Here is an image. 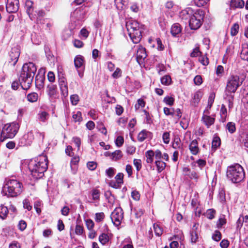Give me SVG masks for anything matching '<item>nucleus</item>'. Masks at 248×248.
<instances>
[{"label":"nucleus","instance_id":"13","mask_svg":"<svg viewBox=\"0 0 248 248\" xmlns=\"http://www.w3.org/2000/svg\"><path fill=\"white\" fill-rule=\"evenodd\" d=\"M194 12L191 8H186L179 13V17L184 22L189 21L190 18Z\"/></svg>","mask_w":248,"mask_h":248},{"label":"nucleus","instance_id":"20","mask_svg":"<svg viewBox=\"0 0 248 248\" xmlns=\"http://www.w3.org/2000/svg\"><path fill=\"white\" fill-rule=\"evenodd\" d=\"M203 95L202 92L199 90L197 91L194 94L193 97H192V99L191 101V104L193 106H196L199 102H200L201 99L202 98Z\"/></svg>","mask_w":248,"mask_h":248},{"label":"nucleus","instance_id":"16","mask_svg":"<svg viewBox=\"0 0 248 248\" xmlns=\"http://www.w3.org/2000/svg\"><path fill=\"white\" fill-rule=\"evenodd\" d=\"M33 3L31 0H26L25 1V9L26 12L30 19L32 20H33L34 18L32 14V13L33 11Z\"/></svg>","mask_w":248,"mask_h":248},{"label":"nucleus","instance_id":"44","mask_svg":"<svg viewBox=\"0 0 248 248\" xmlns=\"http://www.w3.org/2000/svg\"><path fill=\"white\" fill-rule=\"evenodd\" d=\"M105 196L108 200V202L110 204L114 203L115 200L114 196L111 194L110 191H107L105 193Z\"/></svg>","mask_w":248,"mask_h":248},{"label":"nucleus","instance_id":"52","mask_svg":"<svg viewBox=\"0 0 248 248\" xmlns=\"http://www.w3.org/2000/svg\"><path fill=\"white\" fill-rule=\"evenodd\" d=\"M162 139L164 143L168 144L170 140V133L168 132H164L162 136Z\"/></svg>","mask_w":248,"mask_h":248},{"label":"nucleus","instance_id":"51","mask_svg":"<svg viewBox=\"0 0 248 248\" xmlns=\"http://www.w3.org/2000/svg\"><path fill=\"white\" fill-rule=\"evenodd\" d=\"M105 217V215L104 213L100 212L96 213L95 214V220L97 222H100L101 221L103 220Z\"/></svg>","mask_w":248,"mask_h":248},{"label":"nucleus","instance_id":"61","mask_svg":"<svg viewBox=\"0 0 248 248\" xmlns=\"http://www.w3.org/2000/svg\"><path fill=\"white\" fill-rule=\"evenodd\" d=\"M145 106V102L142 99L138 100L137 103L135 104V108L136 109H139L140 107L143 108Z\"/></svg>","mask_w":248,"mask_h":248},{"label":"nucleus","instance_id":"41","mask_svg":"<svg viewBox=\"0 0 248 248\" xmlns=\"http://www.w3.org/2000/svg\"><path fill=\"white\" fill-rule=\"evenodd\" d=\"M226 223V220L225 218V216L222 215L219 217L217 223V226L218 229H219L221 228L222 227V226L225 225Z\"/></svg>","mask_w":248,"mask_h":248},{"label":"nucleus","instance_id":"40","mask_svg":"<svg viewBox=\"0 0 248 248\" xmlns=\"http://www.w3.org/2000/svg\"><path fill=\"white\" fill-rule=\"evenodd\" d=\"M38 94L36 93H31L27 95V99L31 102H36L38 99Z\"/></svg>","mask_w":248,"mask_h":248},{"label":"nucleus","instance_id":"4","mask_svg":"<svg viewBox=\"0 0 248 248\" xmlns=\"http://www.w3.org/2000/svg\"><path fill=\"white\" fill-rule=\"evenodd\" d=\"M125 26L132 41L135 44L138 43L142 36L141 33L143 30L142 25H140L137 21L128 19L126 21Z\"/></svg>","mask_w":248,"mask_h":248},{"label":"nucleus","instance_id":"59","mask_svg":"<svg viewBox=\"0 0 248 248\" xmlns=\"http://www.w3.org/2000/svg\"><path fill=\"white\" fill-rule=\"evenodd\" d=\"M174 99L172 97L166 96L164 98V102L167 105L172 106L174 103Z\"/></svg>","mask_w":248,"mask_h":248},{"label":"nucleus","instance_id":"32","mask_svg":"<svg viewBox=\"0 0 248 248\" xmlns=\"http://www.w3.org/2000/svg\"><path fill=\"white\" fill-rule=\"evenodd\" d=\"M24 139L27 140L26 144L30 145L34 139V135L32 131L28 132V133L24 136Z\"/></svg>","mask_w":248,"mask_h":248},{"label":"nucleus","instance_id":"38","mask_svg":"<svg viewBox=\"0 0 248 248\" xmlns=\"http://www.w3.org/2000/svg\"><path fill=\"white\" fill-rule=\"evenodd\" d=\"M111 159L114 160H119L123 156L122 152L120 150H116L111 153Z\"/></svg>","mask_w":248,"mask_h":248},{"label":"nucleus","instance_id":"35","mask_svg":"<svg viewBox=\"0 0 248 248\" xmlns=\"http://www.w3.org/2000/svg\"><path fill=\"white\" fill-rule=\"evenodd\" d=\"M128 0H114V2L117 9H123L126 4Z\"/></svg>","mask_w":248,"mask_h":248},{"label":"nucleus","instance_id":"18","mask_svg":"<svg viewBox=\"0 0 248 248\" xmlns=\"http://www.w3.org/2000/svg\"><path fill=\"white\" fill-rule=\"evenodd\" d=\"M232 93H229L225 90V94L224 96L225 100L228 103V108L231 109L233 107L234 95L232 94Z\"/></svg>","mask_w":248,"mask_h":248},{"label":"nucleus","instance_id":"26","mask_svg":"<svg viewBox=\"0 0 248 248\" xmlns=\"http://www.w3.org/2000/svg\"><path fill=\"white\" fill-rule=\"evenodd\" d=\"M38 115L39 120L42 122H46L49 117V114L45 111H40Z\"/></svg>","mask_w":248,"mask_h":248},{"label":"nucleus","instance_id":"23","mask_svg":"<svg viewBox=\"0 0 248 248\" xmlns=\"http://www.w3.org/2000/svg\"><path fill=\"white\" fill-rule=\"evenodd\" d=\"M151 134V133L150 132L146 130H142L138 134V140L139 141H143Z\"/></svg>","mask_w":248,"mask_h":248},{"label":"nucleus","instance_id":"3","mask_svg":"<svg viewBox=\"0 0 248 248\" xmlns=\"http://www.w3.org/2000/svg\"><path fill=\"white\" fill-rule=\"evenodd\" d=\"M23 186L19 181L15 179H9L3 187L2 193L8 197H16L23 191Z\"/></svg>","mask_w":248,"mask_h":248},{"label":"nucleus","instance_id":"6","mask_svg":"<svg viewBox=\"0 0 248 248\" xmlns=\"http://www.w3.org/2000/svg\"><path fill=\"white\" fill-rule=\"evenodd\" d=\"M19 128V125L16 122L5 124L1 132V137L3 138L1 140L3 141L6 138H14L17 133Z\"/></svg>","mask_w":248,"mask_h":248},{"label":"nucleus","instance_id":"43","mask_svg":"<svg viewBox=\"0 0 248 248\" xmlns=\"http://www.w3.org/2000/svg\"><path fill=\"white\" fill-rule=\"evenodd\" d=\"M226 127L230 133H233L236 130L235 124L232 122H229Z\"/></svg>","mask_w":248,"mask_h":248},{"label":"nucleus","instance_id":"31","mask_svg":"<svg viewBox=\"0 0 248 248\" xmlns=\"http://www.w3.org/2000/svg\"><path fill=\"white\" fill-rule=\"evenodd\" d=\"M221 144V140L219 137L217 136H215L213 138L212 142V147L215 150L217 149L218 147L220 146Z\"/></svg>","mask_w":248,"mask_h":248},{"label":"nucleus","instance_id":"57","mask_svg":"<svg viewBox=\"0 0 248 248\" xmlns=\"http://www.w3.org/2000/svg\"><path fill=\"white\" fill-rule=\"evenodd\" d=\"M239 25L237 24H234L231 28V33L232 36L236 35L238 32Z\"/></svg>","mask_w":248,"mask_h":248},{"label":"nucleus","instance_id":"28","mask_svg":"<svg viewBox=\"0 0 248 248\" xmlns=\"http://www.w3.org/2000/svg\"><path fill=\"white\" fill-rule=\"evenodd\" d=\"M79 161V157H73L70 162V165L71 169L73 170V173H75L77 170V165Z\"/></svg>","mask_w":248,"mask_h":248},{"label":"nucleus","instance_id":"36","mask_svg":"<svg viewBox=\"0 0 248 248\" xmlns=\"http://www.w3.org/2000/svg\"><path fill=\"white\" fill-rule=\"evenodd\" d=\"M45 79L44 75L42 74H37L35 77V84L40 86H42Z\"/></svg>","mask_w":248,"mask_h":248},{"label":"nucleus","instance_id":"5","mask_svg":"<svg viewBox=\"0 0 248 248\" xmlns=\"http://www.w3.org/2000/svg\"><path fill=\"white\" fill-rule=\"evenodd\" d=\"M226 175L230 181L233 183H238L244 179L245 172L241 165L235 164L227 168Z\"/></svg>","mask_w":248,"mask_h":248},{"label":"nucleus","instance_id":"15","mask_svg":"<svg viewBox=\"0 0 248 248\" xmlns=\"http://www.w3.org/2000/svg\"><path fill=\"white\" fill-rule=\"evenodd\" d=\"M147 57V54L145 51V49L142 46H140L137 51V61L140 64L142 63Z\"/></svg>","mask_w":248,"mask_h":248},{"label":"nucleus","instance_id":"8","mask_svg":"<svg viewBox=\"0 0 248 248\" xmlns=\"http://www.w3.org/2000/svg\"><path fill=\"white\" fill-rule=\"evenodd\" d=\"M243 81V79L240 80L238 76L232 75L228 79L225 90L229 93H234L238 88L242 85Z\"/></svg>","mask_w":248,"mask_h":248},{"label":"nucleus","instance_id":"2","mask_svg":"<svg viewBox=\"0 0 248 248\" xmlns=\"http://www.w3.org/2000/svg\"><path fill=\"white\" fill-rule=\"evenodd\" d=\"M28 168L34 178L38 179L42 177L47 169L46 157L42 155L39 158L31 160L29 163Z\"/></svg>","mask_w":248,"mask_h":248},{"label":"nucleus","instance_id":"42","mask_svg":"<svg viewBox=\"0 0 248 248\" xmlns=\"http://www.w3.org/2000/svg\"><path fill=\"white\" fill-rule=\"evenodd\" d=\"M161 82L162 84L165 85H168L171 82V78L170 76L166 75L163 76L161 78Z\"/></svg>","mask_w":248,"mask_h":248},{"label":"nucleus","instance_id":"29","mask_svg":"<svg viewBox=\"0 0 248 248\" xmlns=\"http://www.w3.org/2000/svg\"><path fill=\"white\" fill-rule=\"evenodd\" d=\"M227 109L225 106L223 104L221 105V107L220 111V121L224 123L226 121V118L227 117Z\"/></svg>","mask_w":248,"mask_h":248},{"label":"nucleus","instance_id":"22","mask_svg":"<svg viewBox=\"0 0 248 248\" xmlns=\"http://www.w3.org/2000/svg\"><path fill=\"white\" fill-rule=\"evenodd\" d=\"M189 148L191 153L194 155H196L199 153V149L198 147V144L196 140H194L191 142L189 146Z\"/></svg>","mask_w":248,"mask_h":248},{"label":"nucleus","instance_id":"30","mask_svg":"<svg viewBox=\"0 0 248 248\" xmlns=\"http://www.w3.org/2000/svg\"><path fill=\"white\" fill-rule=\"evenodd\" d=\"M9 212V210L6 206L3 205L0 206V217L3 219H5Z\"/></svg>","mask_w":248,"mask_h":248},{"label":"nucleus","instance_id":"37","mask_svg":"<svg viewBox=\"0 0 248 248\" xmlns=\"http://www.w3.org/2000/svg\"><path fill=\"white\" fill-rule=\"evenodd\" d=\"M240 57L243 60L248 61V47L247 46L243 47Z\"/></svg>","mask_w":248,"mask_h":248},{"label":"nucleus","instance_id":"25","mask_svg":"<svg viewBox=\"0 0 248 248\" xmlns=\"http://www.w3.org/2000/svg\"><path fill=\"white\" fill-rule=\"evenodd\" d=\"M155 163L156 165L158 172H161L166 166V163L161 160H155Z\"/></svg>","mask_w":248,"mask_h":248},{"label":"nucleus","instance_id":"58","mask_svg":"<svg viewBox=\"0 0 248 248\" xmlns=\"http://www.w3.org/2000/svg\"><path fill=\"white\" fill-rule=\"evenodd\" d=\"M115 169L113 168L110 167L106 170V175L110 178H112L115 173Z\"/></svg>","mask_w":248,"mask_h":248},{"label":"nucleus","instance_id":"46","mask_svg":"<svg viewBox=\"0 0 248 248\" xmlns=\"http://www.w3.org/2000/svg\"><path fill=\"white\" fill-rule=\"evenodd\" d=\"M215 97V94L214 93H210V94L209 96V98H208V105H207V108H210L212 107V105L214 101Z\"/></svg>","mask_w":248,"mask_h":248},{"label":"nucleus","instance_id":"62","mask_svg":"<svg viewBox=\"0 0 248 248\" xmlns=\"http://www.w3.org/2000/svg\"><path fill=\"white\" fill-rule=\"evenodd\" d=\"M87 168L91 170H94L97 167V163L94 161L88 162L87 164Z\"/></svg>","mask_w":248,"mask_h":248},{"label":"nucleus","instance_id":"53","mask_svg":"<svg viewBox=\"0 0 248 248\" xmlns=\"http://www.w3.org/2000/svg\"><path fill=\"white\" fill-rule=\"evenodd\" d=\"M182 144L181 143L180 139L179 138H175L172 144V147L174 149H179L180 148Z\"/></svg>","mask_w":248,"mask_h":248},{"label":"nucleus","instance_id":"7","mask_svg":"<svg viewBox=\"0 0 248 248\" xmlns=\"http://www.w3.org/2000/svg\"><path fill=\"white\" fill-rule=\"evenodd\" d=\"M204 13L202 10H196L189 20V25L191 30H197L202 25Z\"/></svg>","mask_w":248,"mask_h":248},{"label":"nucleus","instance_id":"11","mask_svg":"<svg viewBox=\"0 0 248 248\" xmlns=\"http://www.w3.org/2000/svg\"><path fill=\"white\" fill-rule=\"evenodd\" d=\"M20 49L18 46L14 47L9 52V62L11 65L15 66L18 61L20 55Z\"/></svg>","mask_w":248,"mask_h":248},{"label":"nucleus","instance_id":"39","mask_svg":"<svg viewBox=\"0 0 248 248\" xmlns=\"http://www.w3.org/2000/svg\"><path fill=\"white\" fill-rule=\"evenodd\" d=\"M99 240L102 245H105L109 241V237L107 234L102 233L99 237Z\"/></svg>","mask_w":248,"mask_h":248},{"label":"nucleus","instance_id":"64","mask_svg":"<svg viewBox=\"0 0 248 248\" xmlns=\"http://www.w3.org/2000/svg\"><path fill=\"white\" fill-rule=\"evenodd\" d=\"M122 76V71L119 68H117L112 75L114 78H118Z\"/></svg>","mask_w":248,"mask_h":248},{"label":"nucleus","instance_id":"50","mask_svg":"<svg viewBox=\"0 0 248 248\" xmlns=\"http://www.w3.org/2000/svg\"><path fill=\"white\" fill-rule=\"evenodd\" d=\"M212 238L216 241H219L221 239V234L219 231H216L212 236Z\"/></svg>","mask_w":248,"mask_h":248},{"label":"nucleus","instance_id":"48","mask_svg":"<svg viewBox=\"0 0 248 248\" xmlns=\"http://www.w3.org/2000/svg\"><path fill=\"white\" fill-rule=\"evenodd\" d=\"M82 114L80 111H78L76 114L73 115V118L75 122H80L82 121Z\"/></svg>","mask_w":248,"mask_h":248},{"label":"nucleus","instance_id":"21","mask_svg":"<svg viewBox=\"0 0 248 248\" xmlns=\"http://www.w3.org/2000/svg\"><path fill=\"white\" fill-rule=\"evenodd\" d=\"M181 31L182 28L180 25L178 23H175L171 26L170 32L173 36H178Z\"/></svg>","mask_w":248,"mask_h":248},{"label":"nucleus","instance_id":"54","mask_svg":"<svg viewBox=\"0 0 248 248\" xmlns=\"http://www.w3.org/2000/svg\"><path fill=\"white\" fill-rule=\"evenodd\" d=\"M133 163L134 166L136 168L137 170L138 171L140 170L142 166L141 160L138 159H134L133 161Z\"/></svg>","mask_w":248,"mask_h":248},{"label":"nucleus","instance_id":"47","mask_svg":"<svg viewBox=\"0 0 248 248\" xmlns=\"http://www.w3.org/2000/svg\"><path fill=\"white\" fill-rule=\"evenodd\" d=\"M191 242L192 243H195L198 240V235L196 231L193 230L190 232Z\"/></svg>","mask_w":248,"mask_h":248},{"label":"nucleus","instance_id":"55","mask_svg":"<svg viewBox=\"0 0 248 248\" xmlns=\"http://www.w3.org/2000/svg\"><path fill=\"white\" fill-rule=\"evenodd\" d=\"M70 100L73 105H76L79 101V97L77 94H73L70 96Z\"/></svg>","mask_w":248,"mask_h":248},{"label":"nucleus","instance_id":"9","mask_svg":"<svg viewBox=\"0 0 248 248\" xmlns=\"http://www.w3.org/2000/svg\"><path fill=\"white\" fill-rule=\"evenodd\" d=\"M110 217L113 224L119 226L123 219V212L121 207H116L112 212Z\"/></svg>","mask_w":248,"mask_h":248},{"label":"nucleus","instance_id":"27","mask_svg":"<svg viewBox=\"0 0 248 248\" xmlns=\"http://www.w3.org/2000/svg\"><path fill=\"white\" fill-rule=\"evenodd\" d=\"M153 228L155 235L157 236H160L163 232V229L161 226L157 223H155L153 225Z\"/></svg>","mask_w":248,"mask_h":248},{"label":"nucleus","instance_id":"10","mask_svg":"<svg viewBox=\"0 0 248 248\" xmlns=\"http://www.w3.org/2000/svg\"><path fill=\"white\" fill-rule=\"evenodd\" d=\"M59 86L62 96L66 98L68 95V84L65 78L62 76H59Z\"/></svg>","mask_w":248,"mask_h":248},{"label":"nucleus","instance_id":"14","mask_svg":"<svg viewBox=\"0 0 248 248\" xmlns=\"http://www.w3.org/2000/svg\"><path fill=\"white\" fill-rule=\"evenodd\" d=\"M208 113L209 112L207 110H204L202 118V121L203 123H204L208 128L213 124L215 121V118L214 117L209 116L208 115Z\"/></svg>","mask_w":248,"mask_h":248},{"label":"nucleus","instance_id":"12","mask_svg":"<svg viewBox=\"0 0 248 248\" xmlns=\"http://www.w3.org/2000/svg\"><path fill=\"white\" fill-rule=\"evenodd\" d=\"M6 8L9 13L17 12L19 8L18 0H7Z\"/></svg>","mask_w":248,"mask_h":248},{"label":"nucleus","instance_id":"19","mask_svg":"<svg viewBox=\"0 0 248 248\" xmlns=\"http://www.w3.org/2000/svg\"><path fill=\"white\" fill-rule=\"evenodd\" d=\"M84 58L82 56L78 55L75 57L74 59V64L77 69L82 67L84 65Z\"/></svg>","mask_w":248,"mask_h":248},{"label":"nucleus","instance_id":"56","mask_svg":"<svg viewBox=\"0 0 248 248\" xmlns=\"http://www.w3.org/2000/svg\"><path fill=\"white\" fill-rule=\"evenodd\" d=\"M97 128L98 129V130L103 133V134L106 135L107 134V130L105 126L104 125L103 123H101L99 124L97 126Z\"/></svg>","mask_w":248,"mask_h":248},{"label":"nucleus","instance_id":"1","mask_svg":"<svg viewBox=\"0 0 248 248\" xmlns=\"http://www.w3.org/2000/svg\"><path fill=\"white\" fill-rule=\"evenodd\" d=\"M36 70V66L33 62H29L23 64L18 78L23 90H27L30 88Z\"/></svg>","mask_w":248,"mask_h":248},{"label":"nucleus","instance_id":"49","mask_svg":"<svg viewBox=\"0 0 248 248\" xmlns=\"http://www.w3.org/2000/svg\"><path fill=\"white\" fill-rule=\"evenodd\" d=\"M115 144L118 147H121L124 142V138L121 136H119L117 137V139L115 140Z\"/></svg>","mask_w":248,"mask_h":248},{"label":"nucleus","instance_id":"17","mask_svg":"<svg viewBox=\"0 0 248 248\" xmlns=\"http://www.w3.org/2000/svg\"><path fill=\"white\" fill-rule=\"evenodd\" d=\"M47 93L51 98H55L57 95V86L52 84H49L47 87Z\"/></svg>","mask_w":248,"mask_h":248},{"label":"nucleus","instance_id":"60","mask_svg":"<svg viewBox=\"0 0 248 248\" xmlns=\"http://www.w3.org/2000/svg\"><path fill=\"white\" fill-rule=\"evenodd\" d=\"M109 186L113 188L118 189L121 187V185L116 181L111 180L109 183Z\"/></svg>","mask_w":248,"mask_h":248},{"label":"nucleus","instance_id":"24","mask_svg":"<svg viewBox=\"0 0 248 248\" xmlns=\"http://www.w3.org/2000/svg\"><path fill=\"white\" fill-rule=\"evenodd\" d=\"M145 155L146 158V162L148 164L153 163L155 155L154 151L152 150H148L145 152Z\"/></svg>","mask_w":248,"mask_h":248},{"label":"nucleus","instance_id":"63","mask_svg":"<svg viewBox=\"0 0 248 248\" xmlns=\"http://www.w3.org/2000/svg\"><path fill=\"white\" fill-rule=\"evenodd\" d=\"M23 204L24 208L27 209L28 211H30L32 209V206L28 200H24L23 202Z\"/></svg>","mask_w":248,"mask_h":248},{"label":"nucleus","instance_id":"45","mask_svg":"<svg viewBox=\"0 0 248 248\" xmlns=\"http://www.w3.org/2000/svg\"><path fill=\"white\" fill-rule=\"evenodd\" d=\"M216 211L213 209H208L206 213V216L207 218L210 219H212L215 217Z\"/></svg>","mask_w":248,"mask_h":248},{"label":"nucleus","instance_id":"33","mask_svg":"<svg viewBox=\"0 0 248 248\" xmlns=\"http://www.w3.org/2000/svg\"><path fill=\"white\" fill-rule=\"evenodd\" d=\"M242 101L245 104L246 108L248 109V85L244 89Z\"/></svg>","mask_w":248,"mask_h":248},{"label":"nucleus","instance_id":"34","mask_svg":"<svg viewBox=\"0 0 248 248\" xmlns=\"http://www.w3.org/2000/svg\"><path fill=\"white\" fill-rule=\"evenodd\" d=\"M179 239V236L177 235H174L170 240H172L170 244V248H178L179 243L177 240Z\"/></svg>","mask_w":248,"mask_h":248}]
</instances>
